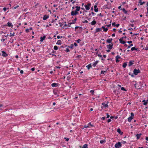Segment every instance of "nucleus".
Returning <instances> with one entry per match:
<instances>
[{
    "mask_svg": "<svg viewBox=\"0 0 148 148\" xmlns=\"http://www.w3.org/2000/svg\"><path fill=\"white\" fill-rule=\"evenodd\" d=\"M46 37L45 36H43V37H41L40 39V41L41 42H42L43 40L45 39V38Z\"/></svg>",
    "mask_w": 148,
    "mask_h": 148,
    "instance_id": "nucleus-14",
    "label": "nucleus"
},
{
    "mask_svg": "<svg viewBox=\"0 0 148 148\" xmlns=\"http://www.w3.org/2000/svg\"><path fill=\"white\" fill-rule=\"evenodd\" d=\"M88 125L90 126V125L91 127H93L94 126L93 125L91 124L90 123H89L88 124Z\"/></svg>",
    "mask_w": 148,
    "mask_h": 148,
    "instance_id": "nucleus-41",
    "label": "nucleus"
},
{
    "mask_svg": "<svg viewBox=\"0 0 148 148\" xmlns=\"http://www.w3.org/2000/svg\"><path fill=\"white\" fill-rule=\"evenodd\" d=\"M29 29H26L25 31H26V32L28 33V32H29Z\"/></svg>",
    "mask_w": 148,
    "mask_h": 148,
    "instance_id": "nucleus-46",
    "label": "nucleus"
},
{
    "mask_svg": "<svg viewBox=\"0 0 148 148\" xmlns=\"http://www.w3.org/2000/svg\"><path fill=\"white\" fill-rule=\"evenodd\" d=\"M107 72L106 71H101V74H104L105 73H106Z\"/></svg>",
    "mask_w": 148,
    "mask_h": 148,
    "instance_id": "nucleus-33",
    "label": "nucleus"
},
{
    "mask_svg": "<svg viewBox=\"0 0 148 148\" xmlns=\"http://www.w3.org/2000/svg\"><path fill=\"white\" fill-rule=\"evenodd\" d=\"M139 3L140 4V5H142L144 4L145 3V2H142L141 0H139Z\"/></svg>",
    "mask_w": 148,
    "mask_h": 148,
    "instance_id": "nucleus-26",
    "label": "nucleus"
},
{
    "mask_svg": "<svg viewBox=\"0 0 148 148\" xmlns=\"http://www.w3.org/2000/svg\"><path fill=\"white\" fill-rule=\"evenodd\" d=\"M145 49L146 50H148V47H146L145 48Z\"/></svg>",
    "mask_w": 148,
    "mask_h": 148,
    "instance_id": "nucleus-63",
    "label": "nucleus"
},
{
    "mask_svg": "<svg viewBox=\"0 0 148 148\" xmlns=\"http://www.w3.org/2000/svg\"><path fill=\"white\" fill-rule=\"evenodd\" d=\"M58 84L56 83H52L51 85L52 87H55L58 86Z\"/></svg>",
    "mask_w": 148,
    "mask_h": 148,
    "instance_id": "nucleus-10",
    "label": "nucleus"
},
{
    "mask_svg": "<svg viewBox=\"0 0 148 148\" xmlns=\"http://www.w3.org/2000/svg\"><path fill=\"white\" fill-rule=\"evenodd\" d=\"M75 8H76V9L75 10V11L78 12L79 10L80 9V7L79 6H75Z\"/></svg>",
    "mask_w": 148,
    "mask_h": 148,
    "instance_id": "nucleus-17",
    "label": "nucleus"
},
{
    "mask_svg": "<svg viewBox=\"0 0 148 148\" xmlns=\"http://www.w3.org/2000/svg\"><path fill=\"white\" fill-rule=\"evenodd\" d=\"M53 49L54 50H56L58 49V47L57 46H54Z\"/></svg>",
    "mask_w": 148,
    "mask_h": 148,
    "instance_id": "nucleus-35",
    "label": "nucleus"
},
{
    "mask_svg": "<svg viewBox=\"0 0 148 148\" xmlns=\"http://www.w3.org/2000/svg\"><path fill=\"white\" fill-rule=\"evenodd\" d=\"M18 6H19L18 5H17L16 6L14 7V9H16V8H18Z\"/></svg>",
    "mask_w": 148,
    "mask_h": 148,
    "instance_id": "nucleus-45",
    "label": "nucleus"
},
{
    "mask_svg": "<svg viewBox=\"0 0 148 148\" xmlns=\"http://www.w3.org/2000/svg\"><path fill=\"white\" fill-rule=\"evenodd\" d=\"M141 135V134H137L136 135V136L137 137V139H138L140 138Z\"/></svg>",
    "mask_w": 148,
    "mask_h": 148,
    "instance_id": "nucleus-21",
    "label": "nucleus"
},
{
    "mask_svg": "<svg viewBox=\"0 0 148 148\" xmlns=\"http://www.w3.org/2000/svg\"><path fill=\"white\" fill-rule=\"evenodd\" d=\"M107 27H110V26H111V24L108 25H107Z\"/></svg>",
    "mask_w": 148,
    "mask_h": 148,
    "instance_id": "nucleus-58",
    "label": "nucleus"
},
{
    "mask_svg": "<svg viewBox=\"0 0 148 148\" xmlns=\"http://www.w3.org/2000/svg\"><path fill=\"white\" fill-rule=\"evenodd\" d=\"M118 32L119 33H121L122 32V31L120 30H119Z\"/></svg>",
    "mask_w": 148,
    "mask_h": 148,
    "instance_id": "nucleus-60",
    "label": "nucleus"
},
{
    "mask_svg": "<svg viewBox=\"0 0 148 148\" xmlns=\"http://www.w3.org/2000/svg\"><path fill=\"white\" fill-rule=\"evenodd\" d=\"M140 72V71L138 69L137 70L136 69H134V73L135 75H137L138 73Z\"/></svg>",
    "mask_w": 148,
    "mask_h": 148,
    "instance_id": "nucleus-4",
    "label": "nucleus"
},
{
    "mask_svg": "<svg viewBox=\"0 0 148 148\" xmlns=\"http://www.w3.org/2000/svg\"><path fill=\"white\" fill-rule=\"evenodd\" d=\"M14 32H13L12 34L11 33H10V36L11 37L12 36H14Z\"/></svg>",
    "mask_w": 148,
    "mask_h": 148,
    "instance_id": "nucleus-36",
    "label": "nucleus"
},
{
    "mask_svg": "<svg viewBox=\"0 0 148 148\" xmlns=\"http://www.w3.org/2000/svg\"><path fill=\"white\" fill-rule=\"evenodd\" d=\"M82 148H88V145H87L86 144L84 145L83 146Z\"/></svg>",
    "mask_w": 148,
    "mask_h": 148,
    "instance_id": "nucleus-32",
    "label": "nucleus"
},
{
    "mask_svg": "<svg viewBox=\"0 0 148 148\" xmlns=\"http://www.w3.org/2000/svg\"><path fill=\"white\" fill-rule=\"evenodd\" d=\"M134 62V61H130V62H129V66H131L132 65L134 64V63H133Z\"/></svg>",
    "mask_w": 148,
    "mask_h": 148,
    "instance_id": "nucleus-19",
    "label": "nucleus"
},
{
    "mask_svg": "<svg viewBox=\"0 0 148 148\" xmlns=\"http://www.w3.org/2000/svg\"><path fill=\"white\" fill-rule=\"evenodd\" d=\"M98 61H95L93 64H92V66H94V67H95L96 66V65L97 64V63H98Z\"/></svg>",
    "mask_w": 148,
    "mask_h": 148,
    "instance_id": "nucleus-25",
    "label": "nucleus"
},
{
    "mask_svg": "<svg viewBox=\"0 0 148 148\" xmlns=\"http://www.w3.org/2000/svg\"><path fill=\"white\" fill-rule=\"evenodd\" d=\"M78 14V12L76 11H72L71 12V16L76 15Z\"/></svg>",
    "mask_w": 148,
    "mask_h": 148,
    "instance_id": "nucleus-5",
    "label": "nucleus"
},
{
    "mask_svg": "<svg viewBox=\"0 0 148 148\" xmlns=\"http://www.w3.org/2000/svg\"><path fill=\"white\" fill-rule=\"evenodd\" d=\"M86 67L87 68V69L89 70L92 67L91 65V64H89L88 65L86 66Z\"/></svg>",
    "mask_w": 148,
    "mask_h": 148,
    "instance_id": "nucleus-27",
    "label": "nucleus"
},
{
    "mask_svg": "<svg viewBox=\"0 0 148 148\" xmlns=\"http://www.w3.org/2000/svg\"><path fill=\"white\" fill-rule=\"evenodd\" d=\"M49 18V16L46 15H44L43 17V20H45Z\"/></svg>",
    "mask_w": 148,
    "mask_h": 148,
    "instance_id": "nucleus-12",
    "label": "nucleus"
},
{
    "mask_svg": "<svg viewBox=\"0 0 148 148\" xmlns=\"http://www.w3.org/2000/svg\"><path fill=\"white\" fill-rule=\"evenodd\" d=\"M132 41H128L127 42L129 44L131 43H132Z\"/></svg>",
    "mask_w": 148,
    "mask_h": 148,
    "instance_id": "nucleus-51",
    "label": "nucleus"
},
{
    "mask_svg": "<svg viewBox=\"0 0 148 148\" xmlns=\"http://www.w3.org/2000/svg\"><path fill=\"white\" fill-rule=\"evenodd\" d=\"M137 49H138L137 48H136L134 47H132L131 48V50L132 51L134 50H137Z\"/></svg>",
    "mask_w": 148,
    "mask_h": 148,
    "instance_id": "nucleus-29",
    "label": "nucleus"
},
{
    "mask_svg": "<svg viewBox=\"0 0 148 148\" xmlns=\"http://www.w3.org/2000/svg\"><path fill=\"white\" fill-rule=\"evenodd\" d=\"M101 119L103 120H104L105 119V117H103Z\"/></svg>",
    "mask_w": 148,
    "mask_h": 148,
    "instance_id": "nucleus-57",
    "label": "nucleus"
},
{
    "mask_svg": "<svg viewBox=\"0 0 148 148\" xmlns=\"http://www.w3.org/2000/svg\"><path fill=\"white\" fill-rule=\"evenodd\" d=\"M113 44L112 43H111L110 44H109V45H107V48L110 50V49H111L112 48V47H113Z\"/></svg>",
    "mask_w": 148,
    "mask_h": 148,
    "instance_id": "nucleus-6",
    "label": "nucleus"
},
{
    "mask_svg": "<svg viewBox=\"0 0 148 148\" xmlns=\"http://www.w3.org/2000/svg\"><path fill=\"white\" fill-rule=\"evenodd\" d=\"M111 121V120L110 119H109L107 120V122L108 123H109Z\"/></svg>",
    "mask_w": 148,
    "mask_h": 148,
    "instance_id": "nucleus-44",
    "label": "nucleus"
},
{
    "mask_svg": "<svg viewBox=\"0 0 148 148\" xmlns=\"http://www.w3.org/2000/svg\"><path fill=\"white\" fill-rule=\"evenodd\" d=\"M105 142H106L105 140H101L100 141V143L101 144H103V143H105Z\"/></svg>",
    "mask_w": 148,
    "mask_h": 148,
    "instance_id": "nucleus-30",
    "label": "nucleus"
},
{
    "mask_svg": "<svg viewBox=\"0 0 148 148\" xmlns=\"http://www.w3.org/2000/svg\"><path fill=\"white\" fill-rule=\"evenodd\" d=\"M20 73L21 74H23V70H21L20 71Z\"/></svg>",
    "mask_w": 148,
    "mask_h": 148,
    "instance_id": "nucleus-50",
    "label": "nucleus"
},
{
    "mask_svg": "<svg viewBox=\"0 0 148 148\" xmlns=\"http://www.w3.org/2000/svg\"><path fill=\"white\" fill-rule=\"evenodd\" d=\"M81 41V40L80 39H78L77 40V43H79V42Z\"/></svg>",
    "mask_w": 148,
    "mask_h": 148,
    "instance_id": "nucleus-42",
    "label": "nucleus"
},
{
    "mask_svg": "<svg viewBox=\"0 0 148 148\" xmlns=\"http://www.w3.org/2000/svg\"><path fill=\"white\" fill-rule=\"evenodd\" d=\"M2 55L4 57H6L8 56V54L6 53V52L3 51H2Z\"/></svg>",
    "mask_w": 148,
    "mask_h": 148,
    "instance_id": "nucleus-8",
    "label": "nucleus"
},
{
    "mask_svg": "<svg viewBox=\"0 0 148 148\" xmlns=\"http://www.w3.org/2000/svg\"><path fill=\"white\" fill-rule=\"evenodd\" d=\"M6 8H3V10L4 11H5L6 10Z\"/></svg>",
    "mask_w": 148,
    "mask_h": 148,
    "instance_id": "nucleus-53",
    "label": "nucleus"
},
{
    "mask_svg": "<svg viewBox=\"0 0 148 148\" xmlns=\"http://www.w3.org/2000/svg\"><path fill=\"white\" fill-rule=\"evenodd\" d=\"M121 143H123V144H125V143H126V142L125 141H123L122 142H121Z\"/></svg>",
    "mask_w": 148,
    "mask_h": 148,
    "instance_id": "nucleus-56",
    "label": "nucleus"
},
{
    "mask_svg": "<svg viewBox=\"0 0 148 148\" xmlns=\"http://www.w3.org/2000/svg\"><path fill=\"white\" fill-rule=\"evenodd\" d=\"M83 23H88V21L87 20H86L84 21L83 22Z\"/></svg>",
    "mask_w": 148,
    "mask_h": 148,
    "instance_id": "nucleus-52",
    "label": "nucleus"
},
{
    "mask_svg": "<svg viewBox=\"0 0 148 148\" xmlns=\"http://www.w3.org/2000/svg\"><path fill=\"white\" fill-rule=\"evenodd\" d=\"M91 5V3H88L86 5H85V7L86 10H89L90 9V6Z\"/></svg>",
    "mask_w": 148,
    "mask_h": 148,
    "instance_id": "nucleus-3",
    "label": "nucleus"
},
{
    "mask_svg": "<svg viewBox=\"0 0 148 148\" xmlns=\"http://www.w3.org/2000/svg\"><path fill=\"white\" fill-rule=\"evenodd\" d=\"M107 118H109L110 117V115H109V114L108 113L107 114Z\"/></svg>",
    "mask_w": 148,
    "mask_h": 148,
    "instance_id": "nucleus-54",
    "label": "nucleus"
},
{
    "mask_svg": "<svg viewBox=\"0 0 148 148\" xmlns=\"http://www.w3.org/2000/svg\"><path fill=\"white\" fill-rule=\"evenodd\" d=\"M112 37H114L115 36V34H113L112 35Z\"/></svg>",
    "mask_w": 148,
    "mask_h": 148,
    "instance_id": "nucleus-61",
    "label": "nucleus"
},
{
    "mask_svg": "<svg viewBox=\"0 0 148 148\" xmlns=\"http://www.w3.org/2000/svg\"><path fill=\"white\" fill-rule=\"evenodd\" d=\"M96 21H93L91 23V24L92 25H95L96 24Z\"/></svg>",
    "mask_w": 148,
    "mask_h": 148,
    "instance_id": "nucleus-24",
    "label": "nucleus"
},
{
    "mask_svg": "<svg viewBox=\"0 0 148 148\" xmlns=\"http://www.w3.org/2000/svg\"><path fill=\"white\" fill-rule=\"evenodd\" d=\"M146 140H148V137H146V138H145Z\"/></svg>",
    "mask_w": 148,
    "mask_h": 148,
    "instance_id": "nucleus-64",
    "label": "nucleus"
},
{
    "mask_svg": "<svg viewBox=\"0 0 148 148\" xmlns=\"http://www.w3.org/2000/svg\"><path fill=\"white\" fill-rule=\"evenodd\" d=\"M98 56L100 58L102 57V56L100 54L98 55Z\"/></svg>",
    "mask_w": 148,
    "mask_h": 148,
    "instance_id": "nucleus-62",
    "label": "nucleus"
},
{
    "mask_svg": "<svg viewBox=\"0 0 148 148\" xmlns=\"http://www.w3.org/2000/svg\"><path fill=\"white\" fill-rule=\"evenodd\" d=\"M94 11L96 12H97L98 11V8H95L94 9Z\"/></svg>",
    "mask_w": 148,
    "mask_h": 148,
    "instance_id": "nucleus-38",
    "label": "nucleus"
},
{
    "mask_svg": "<svg viewBox=\"0 0 148 148\" xmlns=\"http://www.w3.org/2000/svg\"><path fill=\"white\" fill-rule=\"evenodd\" d=\"M127 66V63H124L123 64V67L124 68H125Z\"/></svg>",
    "mask_w": 148,
    "mask_h": 148,
    "instance_id": "nucleus-31",
    "label": "nucleus"
},
{
    "mask_svg": "<svg viewBox=\"0 0 148 148\" xmlns=\"http://www.w3.org/2000/svg\"><path fill=\"white\" fill-rule=\"evenodd\" d=\"M56 68L57 69H60V67L59 66H56Z\"/></svg>",
    "mask_w": 148,
    "mask_h": 148,
    "instance_id": "nucleus-59",
    "label": "nucleus"
},
{
    "mask_svg": "<svg viewBox=\"0 0 148 148\" xmlns=\"http://www.w3.org/2000/svg\"><path fill=\"white\" fill-rule=\"evenodd\" d=\"M7 25L9 27H12V26H13V25H12V24L11 23H10L9 22H8L7 23Z\"/></svg>",
    "mask_w": 148,
    "mask_h": 148,
    "instance_id": "nucleus-18",
    "label": "nucleus"
},
{
    "mask_svg": "<svg viewBox=\"0 0 148 148\" xmlns=\"http://www.w3.org/2000/svg\"><path fill=\"white\" fill-rule=\"evenodd\" d=\"M62 44V41L60 40H58L56 43V44L58 45H61Z\"/></svg>",
    "mask_w": 148,
    "mask_h": 148,
    "instance_id": "nucleus-16",
    "label": "nucleus"
},
{
    "mask_svg": "<svg viewBox=\"0 0 148 148\" xmlns=\"http://www.w3.org/2000/svg\"><path fill=\"white\" fill-rule=\"evenodd\" d=\"M117 131L118 133L121 134V135H122L123 134V133L122 132H121V130L119 128L117 129Z\"/></svg>",
    "mask_w": 148,
    "mask_h": 148,
    "instance_id": "nucleus-22",
    "label": "nucleus"
},
{
    "mask_svg": "<svg viewBox=\"0 0 148 148\" xmlns=\"http://www.w3.org/2000/svg\"><path fill=\"white\" fill-rule=\"evenodd\" d=\"M112 25L114 26H116V27H118L119 25V24H115V23L114 22L112 24Z\"/></svg>",
    "mask_w": 148,
    "mask_h": 148,
    "instance_id": "nucleus-15",
    "label": "nucleus"
},
{
    "mask_svg": "<svg viewBox=\"0 0 148 148\" xmlns=\"http://www.w3.org/2000/svg\"><path fill=\"white\" fill-rule=\"evenodd\" d=\"M101 28H103V30L105 32H106L108 30V28H105V27L104 26L102 27Z\"/></svg>",
    "mask_w": 148,
    "mask_h": 148,
    "instance_id": "nucleus-20",
    "label": "nucleus"
},
{
    "mask_svg": "<svg viewBox=\"0 0 148 148\" xmlns=\"http://www.w3.org/2000/svg\"><path fill=\"white\" fill-rule=\"evenodd\" d=\"M102 30V28H97L96 29V32H98L100 31H101Z\"/></svg>",
    "mask_w": 148,
    "mask_h": 148,
    "instance_id": "nucleus-23",
    "label": "nucleus"
},
{
    "mask_svg": "<svg viewBox=\"0 0 148 148\" xmlns=\"http://www.w3.org/2000/svg\"><path fill=\"white\" fill-rule=\"evenodd\" d=\"M121 143L119 142L115 144L114 146L116 148H119L121 146Z\"/></svg>",
    "mask_w": 148,
    "mask_h": 148,
    "instance_id": "nucleus-2",
    "label": "nucleus"
},
{
    "mask_svg": "<svg viewBox=\"0 0 148 148\" xmlns=\"http://www.w3.org/2000/svg\"><path fill=\"white\" fill-rule=\"evenodd\" d=\"M122 10L125 13V14H127V12L126 10L125 9V8H123L122 9Z\"/></svg>",
    "mask_w": 148,
    "mask_h": 148,
    "instance_id": "nucleus-34",
    "label": "nucleus"
},
{
    "mask_svg": "<svg viewBox=\"0 0 148 148\" xmlns=\"http://www.w3.org/2000/svg\"><path fill=\"white\" fill-rule=\"evenodd\" d=\"M134 114L133 112L131 113V116L128 118L127 120L129 122H130L132 119L134 118Z\"/></svg>",
    "mask_w": 148,
    "mask_h": 148,
    "instance_id": "nucleus-1",
    "label": "nucleus"
},
{
    "mask_svg": "<svg viewBox=\"0 0 148 148\" xmlns=\"http://www.w3.org/2000/svg\"><path fill=\"white\" fill-rule=\"evenodd\" d=\"M133 45V44H131L127 48H130Z\"/></svg>",
    "mask_w": 148,
    "mask_h": 148,
    "instance_id": "nucleus-40",
    "label": "nucleus"
},
{
    "mask_svg": "<svg viewBox=\"0 0 148 148\" xmlns=\"http://www.w3.org/2000/svg\"><path fill=\"white\" fill-rule=\"evenodd\" d=\"M121 89L122 90H124V91H126V90L125 89L124 87H122L121 88Z\"/></svg>",
    "mask_w": 148,
    "mask_h": 148,
    "instance_id": "nucleus-37",
    "label": "nucleus"
},
{
    "mask_svg": "<svg viewBox=\"0 0 148 148\" xmlns=\"http://www.w3.org/2000/svg\"><path fill=\"white\" fill-rule=\"evenodd\" d=\"M66 51L67 52H69V50L68 48L66 49Z\"/></svg>",
    "mask_w": 148,
    "mask_h": 148,
    "instance_id": "nucleus-49",
    "label": "nucleus"
},
{
    "mask_svg": "<svg viewBox=\"0 0 148 148\" xmlns=\"http://www.w3.org/2000/svg\"><path fill=\"white\" fill-rule=\"evenodd\" d=\"M120 56L119 55H117L116 57V62H119V60H118V59H120Z\"/></svg>",
    "mask_w": 148,
    "mask_h": 148,
    "instance_id": "nucleus-11",
    "label": "nucleus"
},
{
    "mask_svg": "<svg viewBox=\"0 0 148 148\" xmlns=\"http://www.w3.org/2000/svg\"><path fill=\"white\" fill-rule=\"evenodd\" d=\"M109 102L108 101L107 102V103L106 104L105 103H102V105H103V107L105 108L108 107V104Z\"/></svg>",
    "mask_w": 148,
    "mask_h": 148,
    "instance_id": "nucleus-7",
    "label": "nucleus"
},
{
    "mask_svg": "<svg viewBox=\"0 0 148 148\" xmlns=\"http://www.w3.org/2000/svg\"><path fill=\"white\" fill-rule=\"evenodd\" d=\"M64 139L66 140V141H68L69 140V139L68 138H65Z\"/></svg>",
    "mask_w": 148,
    "mask_h": 148,
    "instance_id": "nucleus-47",
    "label": "nucleus"
},
{
    "mask_svg": "<svg viewBox=\"0 0 148 148\" xmlns=\"http://www.w3.org/2000/svg\"><path fill=\"white\" fill-rule=\"evenodd\" d=\"M123 38V37H122V38H120L119 40L120 43L123 44H125L126 43V42L122 40Z\"/></svg>",
    "mask_w": 148,
    "mask_h": 148,
    "instance_id": "nucleus-9",
    "label": "nucleus"
},
{
    "mask_svg": "<svg viewBox=\"0 0 148 148\" xmlns=\"http://www.w3.org/2000/svg\"><path fill=\"white\" fill-rule=\"evenodd\" d=\"M112 40V38L110 39H107L106 41L108 43H111Z\"/></svg>",
    "mask_w": 148,
    "mask_h": 148,
    "instance_id": "nucleus-13",
    "label": "nucleus"
},
{
    "mask_svg": "<svg viewBox=\"0 0 148 148\" xmlns=\"http://www.w3.org/2000/svg\"><path fill=\"white\" fill-rule=\"evenodd\" d=\"M31 70L32 71H34L35 70V68H32L31 69Z\"/></svg>",
    "mask_w": 148,
    "mask_h": 148,
    "instance_id": "nucleus-55",
    "label": "nucleus"
},
{
    "mask_svg": "<svg viewBox=\"0 0 148 148\" xmlns=\"http://www.w3.org/2000/svg\"><path fill=\"white\" fill-rule=\"evenodd\" d=\"M142 102H144L143 104L144 105H146L147 104V101H145V100H143V101H142Z\"/></svg>",
    "mask_w": 148,
    "mask_h": 148,
    "instance_id": "nucleus-28",
    "label": "nucleus"
},
{
    "mask_svg": "<svg viewBox=\"0 0 148 148\" xmlns=\"http://www.w3.org/2000/svg\"><path fill=\"white\" fill-rule=\"evenodd\" d=\"M90 92L92 94H93L94 91L92 90H91L90 91Z\"/></svg>",
    "mask_w": 148,
    "mask_h": 148,
    "instance_id": "nucleus-43",
    "label": "nucleus"
},
{
    "mask_svg": "<svg viewBox=\"0 0 148 148\" xmlns=\"http://www.w3.org/2000/svg\"><path fill=\"white\" fill-rule=\"evenodd\" d=\"M90 126L88 125H85L84 127V128H86L87 127H90Z\"/></svg>",
    "mask_w": 148,
    "mask_h": 148,
    "instance_id": "nucleus-39",
    "label": "nucleus"
},
{
    "mask_svg": "<svg viewBox=\"0 0 148 148\" xmlns=\"http://www.w3.org/2000/svg\"><path fill=\"white\" fill-rule=\"evenodd\" d=\"M74 45L76 47L77 46V43L75 42L74 43Z\"/></svg>",
    "mask_w": 148,
    "mask_h": 148,
    "instance_id": "nucleus-48",
    "label": "nucleus"
}]
</instances>
